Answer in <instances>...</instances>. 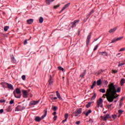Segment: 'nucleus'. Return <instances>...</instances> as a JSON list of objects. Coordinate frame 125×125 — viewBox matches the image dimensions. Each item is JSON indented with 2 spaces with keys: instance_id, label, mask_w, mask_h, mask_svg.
I'll return each instance as SVG.
<instances>
[{
  "instance_id": "1",
  "label": "nucleus",
  "mask_w": 125,
  "mask_h": 125,
  "mask_svg": "<svg viewBox=\"0 0 125 125\" xmlns=\"http://www.w3.org/2000/svg\"><path fill=\"white\" fill-rule=\"evenodd\" d=\"M108 89H106L105 94L106 99L108 102H113L114 99L119 97V95L117 94V92H121V87H119L116 90L114 83H111L108 84Z\"/></svg>"
},
{
  "instance_id": "2",
  "label": "nucleus",
  "mask_w": 125,
  "mask_h": 125,
  "mask_svg": "<svg viewBox=\"0 0 125 125\" xmlns=\"http://www.w3.org/2000/svg\"><path fill=\"white\" fill-rule=\"evenodd\" d=\"M13 94L16 98H21V90L19 88H17L13 92Z\"/></svg>"
},
{
  "instance_id": "3",
  "label": "nucleus",
  "mask_w": 125,
  "mask_h": 125,
  "mask_svg": "<svg viewBox=\"0 0 125 125\" xmlns=\"http://www.w3.org/2000/svg\"><path fill=\"white\" fill-rule=\"evenodd\" d=\"M44 111H45L44 114L43 115H42L41 117H40L39 116H37L35 117V121L36 122L40 123V122H41V121H42V120L43 119H44V118H45V117H46V115L47 114V111H46V110H44Z\"/></svg>"
},
{
  "instance_id": "4",
  "label": "nucleus",
  "mask_w": 125,
  "mask_h": 125,
  "mask_svg": "<svg viewBox=\"0 0 125 125\" xmlns=\"http://www.w3.org/2000/svg\"><path fill=\"white\" fill-rule=\"evenodd\" d=\"M103 103V100L102 98H100L97 102V108H99L100 107V105H102Z\"/></svg>"
},
{
  "instance_id": "5",
  "label": "nucleus",
  "mask_w": 125,
  "mask_h": 125,
  "mask_svg": "<svg viewBox=\"0 0 125 125\" xmlns=\"http://www.w3.org/2000/svg\"><path fill=\"white\" fill-rule=\"evenodd\" d=\"M79 22H80V20H75L74 22H72L71 24L72 28H75L77 24H79Z\"/></svg>"
},
{
  "instance_id": "6",
  "label": "nucleus",
  "mask_w": 125,
  "mask_h": 125,
  "mask_svg": "<svg viewBox=\"0 0 125 125\" xmlns=\"http://www.w3.org/2000/svg\"><path fill=\"white\" fill-rule=\"evenodd\" d=\"M21 91L22 93L23 97L24 98H27L28 95V91H27L26 90H22Z\"/></svg>"
},
{
  "instance_id": "7",
  "label": "nucleus",
  "mask_w": 125,
  "mask_h": 125,
  "mask_svg": "<svg viewBox=\"0 0 125 125\" xmlns=\"http://www.w3.org/2000/svg\"><path fill=\"white\" fill-rule=\"evenodd\" d=\"M91 35H92V33L90 32L87 37V39H86V45L87 46H88L89 44V42H90V37H91Z\"/></svg>"
},
{
  "instance_id": "8",
  "label": "nucleus",
  "mask_w": 125,
  "mask_h": 125,
  "mask_svg": "<svg viewBox=\"0 0 125 125\" xmlns=\"http://www.w3.org/2000/svg\"><path fill=\"white\" fill-rule=\"evenodd\" d=\"M24 109H25L24 106L18 105V107L16 108L15 111H22Z\"/></svg>"
},
{
  "instance_id": "9",
  "label": "nucleus",
  "mask_w": 125,
  "mask_h": 125,
  "mask_svg": "<svg viewBox=\"0 0 125 125\" xmlns=\"http://www.w3.org/2000/svg\"><path fill=\"white\" fill-rule=\"evenodd\" d=\"M70 3H68L65 5L64 7H62L61 11L60 12V13H61V12H62V11H64L66 8H67L68 7L70 6Z\"/></svg>"
},
{
  "instance_id": "10",
  "label": "nucleus",
  "mask_w": 125,
  "mask_h": 125,
  "mask_svg": "<svg viewBox=\"0 0 125 125\" xmlns=\"http://www.w3.org/2000/svg\"><path fill=\"white\" fill-rule=\"evenodd\" d=\"M39 102H40V100H39L38 101H33L30 102L29 105H30V106H32L33 105H37V104H38V103H39Z\"/></svg>"
},
{
  "instance_id": "11",
  "label": "nucleus",
  "mask_w": 125,
  "mask_h": 125,
  "mask_svg": "<svg viewBox=\"0 0 125 125\" xmlns=\"http://www.w3.org/2000/svg\"><path fill=\"white\" fill-rule=\"evenodd\" d=\"M6 85L7 86V88H8L9 89H11L12 90H13L14 89V88H13V85L11 84H9V83H6Z\"/></svg>"
},
{
  "instance_id": "12",
  "label": "nucleus",
  "mask_w": 125,
  "mask_h": 125,
  "mask_svg": "<svg viewBox=\"0 0 125 125\" xmlns=\"http://www.w3.org/2000/svg\"><path fill=\"white\" fill-rule=\"evenodd\" d=\"M52 84H53V80L52 79V77H51V75H50L48 85H52Z\"/></svg>"
},
{
  "instance_id": "13",
  "label": "nucleus",
  "mask_w": 125,
  "mask_h": 125,
  "mask_svg": "<svg viewBox=\"0 0 125 125\" xmlns=\"http://www.w3.org/2000/svg\"><path fill=\"white\" fill-rule=\"evenodd\" d=\"M27 23L29 24V25H31V24H33V22H34V19H30L27 20Z\"/></svg>"
},
{
  "instance_id": "14",
  "label": "nucleus",
  "mask_w": 125,
  "mask_h": 125,
  "mask_svg": "<svg viewBox=\"0 0 125 125\" xmlns=\"http://www.w3.org/2000/svg\"><path fill=\"white\" fill-rule=\"evenodd\" d=\"M118 29V27H115L113 28V29H110L109 31V33H114V32H116V30Z\"/></svg>"
},
{
  "instance_id": "15",
  "label": "nucleus",
  "mask_w": 125,
  "mask_h": 125,
  "mask_svg": "<svg viewBox=\"0 0 125 125\" xmlns=\"http://www.w3.org/2000/svg\"><path fill=\"white\" fill-rule=\"evenodd\" d=\"M55 0H45V2L46 4H48V5H49V4L51 3V2H53V1H54Z\"/></svg>"
},
{
  "instance_id": "16",
  "label": "nucleus",
  "mask_w": 125,
  "mask_h": 125,
  "mask_svg": "<svg viewBox=\"0 0 125 125\" xmlns=\"http://www.w3.org/2000/svg\"><path fill=\"white\" fill-rule=\"evenodd\" d=\"M83 111V109L82 108H79V109H77L76 111V112L79 114V115H81V114H82V111Z\"/></svg>"
},
{
  "instance_id": "17",
  "label": "nucleus",
  "mask_w": 125,
  "mask_h": 125,
  "mask_svg": "<svg viewBox=\"0 0 125 125\" xmlns=\"http://www.w3.org/2000/svg\"><path fill=\"white\" fill-rule=\"evenodd\" d=\"M108 119H110V114H106L104 118V121H107Z\"/></svg>"
},
{
  "instance_id": "18",
  "label": "nucleus",
  "mask_w": 125,
  "mask_h": 125,
  "mask_svg": "<svg viewBox=\"0 0 125 125\" xmlns=\"http://www.w3.org/2000/svg\"><path fill=\"white\" fill-rule=\"evenodd\" d=\"M56 94L58 98L61 100L62 99V98L61 97V96L60 95V94L59 93V92H58V91H56Z\"/></svg>"
},
{
  "instance_id": "19",
  "label": "nucleus",
  "mask_w": 125,
  "mask_h": 125,
  "mask_svg": "<svg viewBox=\"0 0 125 125\" xmlns=\"http://www.w3.org/2000/svg\"><path fill=\"white\" fill-rule=\"evenodd\" d=\"M100 55H102L103 56H107V53L106 52H100Z\"/></svg>"
},
{
  "instance_id": "20",
  "label": "nucleus",
  "mask_w": 125,
  "mask_h": 125,
  "mask_svg": "<svg viewBox=\"0 0 125 125\" xmlns=\"http://www.w3.org/2000/svg\"><path fill=\"white\" fill-rule=\"evenodd\" d=\"M6 83H6L5 82H2L0 83V84H1L2 86L3 87V88H6Z\"/></svg>"
},
{
  "instance_id": "21",
  "label": "nucleus",
  "mask_w": 125,
  "mask_h": 125,
  "mask_svg": "<svg viewBox=\"0 0 125 125\" xmlns=\"http://www.w3.org/2000/svg\"><path fill=\"white\" fill-rule=\"evenodd\" d=\"M72 115L75 117H80V114H78L76 111L73 112Z\"/></svg>"
},
{
  "instance_id": "22",
  "label": "nucleus",
  "mask_w": 125,
  "mask_h": 125,
  "mask_svg": "<svg viewBox=\"0 0 125 125\" xmlns=\"http://www.w3.org/2000/svg\"><path fill=\"white\" fill-rule=\"evenodd\" d=\"M52 109L54 110V111H56L58 109V107L57 106H55L54 105H52Z\"/></svg>"
},
{
  "instance_id": "23",
  "label": "nucleus",
  "mask_w": 125,
  "mask_h": 125,
  "mask_svg": "<svg viewBox=\"0 0 125 125\" xmlns=\"http://www.w3.org/2000/svg\"><path fill=\"white\" fill-rule=\"evenodd\" d=\"M101 83H102V82H101V79H100L97 81V84L98 86H99V85H101Z\"/></svg>"
},
{
  "instance_id": "24",
  "label": "nucleus",
  "mask_w": 125,
  "mask_h": 125,
  "mask_svg": "<svg viewBox=\"0 0 125 125\" xmlns=\"http://www.w3.org/2000/svg\"><path fill=\"white\" fill-rule=\"evenodd\" d=\"M85 74H86V72H85V71L82 73L81 75H80V78H81V79H83V78H84V76H85Z\"/></svg>"
},
{
  "instance_id": "25",
  "label": "nucleus",
  "mask_w": 125,
  "mask_h": 125,
  "mask_svg": "<svg viewBox=\"0 0 125 125\" xmlns=\"http://www.w3.org/2000/svg\"><path fill=\"white\" fill-rule=\"evenodd\" d=\"M125 83V79L124 78H123L121 81H120V83H121V85L122 86L124 85V83Z\"/></svg>"
},
{
  "instance_id": "26",
  "label": "nucleus",
  "mask_w": 125,
  "mask_h": 125,
  "mask_svg": "<svg viewBox=\"0 0 125 125\" xmlns=\"http://www.w3.org/2000/svg\"><path fill=\"white\" fill-rule=\"evenodd\" d=\"M11 58L12 62H13V63H16V60H15L13 56H12L11 57Z\"/></svg>"
},
{
  "instance_id": "27",
  "label": "nucleus",
  "mask_w": 125,
  "mask_h": 125,
  "mask_svg": "<svg viewBox=\"0 0 125 125\" xmlns=\"http://www.w3.org/2000/svg\"><path fill=\"white\" fill-rule=\"evenodd\" d=\"M91 103H92V102H89L86 105V108H89V107H90V105H91Z\"/></svg>"
},
{
  "instance_id": "28",
  "label": "nucleus",
  "mask_w": 125,
  "mask_h": 125,
  "mask_svg": "<svg viewBox=\"0 0 125 125\" xmlns=\"http://www.w3.org/2000/svg\"><path fill=\"white\" fill-rule=\"evenodd\" d=\"M39 22L41 24L43 22V18L41 17L39 19Z\"/></svg>"
},
{
  "instance_id": "29",
  "label": "nucleus",
  "mask_w": 125,
  "mask_h": 125,
  "mask_svg": "<svg viewBox=\"0 0 125 125\" xmlns=\"http://www.w3.org/2000/svg\"><path fill=\"white\" fill-rule=\"evenodd\" d=\"M100 92H102V93H105V92H106V90L104 88H102L100 89Z\"/></svg>"
},
{
  "instance_id": "30",
  "label": "nucleus",
  "mask_w": 125,
  "mask_h": 125,
  "mask_svg": "<svg viewBox=\"0 0 125 125\" xmlns=\"http://www.w3.org/2000/svg\"><path fill=\"white\" fill-rule=\"evenodd\" d=\"M94 12V10H92L88 14V15L87 16V18H89V17H90V15H91V14H92Z\"/></svg>"
},
{
  "instance_id": "31",
  "label": "nucleus",
  "mask_w": 125,
  "mask_h": 125,
  "mask_svg": "<svg viewBox=\"0 0 125 125\" xmlns=\"http://www.w3.org/2000/svg\"><path fill=\"white\" fill-rule=\"evenodd\" d=\"M90 113H91V110H89L88 111H87L85 113L86 117H87V116H88V115H89Z\"/></svg>"
},
{
  "instance_id": "32",
  "label": "nucleus",
  "mask_w": 125,
  "mask_h": 125,
  "mask_svg": "<svg viewBox=\"0 0 125 125\" xmlns=\"http://www.w3.org/2000/svg\"><path fill=\"white\" fill-rule=\"evenodd\" d=\"M96 98V93H94V95L91 98V100H94Z\"/></svg>"
},
{
  "instance_id": "33",
  "label": "nucleus",
  "mask_w": 125,
  "mask_h": 125,
  "mask_svg": "<svg viewBox=\"0 0 125 125\" xmlns=\"http://www.w3.org/2000/svg\"><path fill=\"white\" fill-rule=\"evenodd\" d=\"M96 84V81H95L93 82V83L91 87V89H93V87H94V86H95Z\"/></svg>"
},
{
  "instance_id": "34",
  "label": "nucleus",
  "mask_w": 125,
  "mask_h": 125,
  "mask_svg": "<svg viewBox=\"0 0 125 125\" xmlns=\"http://www.w3.org/2000/svg\"><path fill=\"white\" fill-rule=\"evenodd\" d=\"M7 112H10L11 111V105H9L6 109Z\"/></svg>"
},
{
  "instance_id": "35",
  "label": "nucleus",
  "mask_w": 125,
  "mask_h": 125,
  "mask_svg": "<svg viewBox=\"0 0 125 125\" xmlns=\"http://www.w3.org/2000/svg\"><path fill=\"white\" fill-rule=\"evenodd\" d=\"M8 29H9V27L6 26L4 27V31H5V32H7Z\"/></svg>"
},
{
  "instance_id": "36",
  "label": "nucleus",
  "mask_w": 125,
  "mask_h": 125,
  "mask_svg": "<svg viewBox=\"0 0 125 125\" xmlns=\"http://www.w3.org/2000/svg\"><path fill=\"white\" fill-rule=\"evenodd\" d=\"M123 39H124V37H121L118 38L116 39V42H118L119 41H121V40H123Z\"/></svg>"
},
{
  "instance_id": "37",
  "label": "nucleus",
  "mask_w": 125,
  "mask_h": 125,
  "mask_svg": "<svg viewBox=\"0 0 125 125\" xmlns=\"http://www.w3.org/2000/svg\"><path fill=\"white\" fill-rule=\"evenodd\" d=\"M58 70H59L60 71H64V68H63V67H61V66H59L58 67Z\"/></svg>"
},
{
  "instance_id": "38",
  "label": "nucleus",
  "mask_w": 125,
  "mask_h": 125,
  "mask_svg": "<svg viewBox=\"0 0 125 125\" xmlns=\"http://www.w3.org/2000/svg\"><path fill=\"white\" fill-rule=\"evenodd\" d=\"M118 113L120 115H122V114H123V113H124V110H122L121 109H119L118 110Z\"/></svg>"
},
{
  "instance_id": "39",
  "label": "nucleus",
  "mask_w": 125,
  "mask_h": 125,
  "mask_svg": "<svg viewBox=\"0 0 125 125\" xmlns=\"http://www.w3.org/2000/svg\"><path fill=\"white\" fill-rule=\"evenodd\" d=\"M59 6H60V4H58L57 5L54 6V8H55V9H56L57 8H58Z\"/></svg>"
},
{
  "instance_id": "40",
  "label": "nucleus",
  "mask_w": 125,
  "mask_h": 125,
  "mask_svg": "<svg viewBox=\"0 0 125 125\" xmlns=\"http://www.w3.org/2000/svg\"><path fill=\"white\" fill-rule=\"evenodd\" d=\"M99 45V44H98L97 45H96L94 47V50H93L94 51H95L96 50V49H97V48H98Z\"/></svg>"
},
{
  "instance_id": "41",
  "label": "nucleus",
  "mask_w": 125,
  "mask_h": 125,
  "mask_svg": "<svg viewBox=\"0 0 125 125\" xmlns=\"http://www.w3.org/2000/svg\"><path fill=\"white\" fill-rule=\"evenodd\" d=\"M112 106H113V104H110L109 105H107V107L108 110H110V109H111V107H112Z\"/></svg>"
},
{
  "instance_id": "42",
  "label": "nucleus",
  "mask_w": 125,
  "mask_h": 125,
  "mask_svg": "<svg viewBox=\"0 0 125 125\" xmlns=\"http://www.w3.org/2000/svg\"><path fill=\"white\" fill-rule=\"evenodd\" d=\"M117 42V40H116V38H114L113 40H112L110 43H113L114 42Z\"/></svg>"
},
{
  "instance_id": "43",
  "label": "nucleus",
  "mask_w": 125,
  "mask_h": 125,
  "mask_svg": "<svg viewBox=\"0 0 125 125\" xmlns=\"http://www.w3.org/2000/svg\"><path fill=\"white\" fill-rule=\"evenodd\" d=\"M68 117H69V114H68V113L65 114V115H64L65 119L67 120Z\"/></svg>"
},
{
  "instance_id": "44",
  "label": "nucleus",
  "mask_w": 125,
  "mask_h": 125,
  "mask_svg": "<svg viewBox=\"0 0 125 125\" xmlns=\"http://www.w3.org/2000/svg\"><path fill=\"white\" fill-rule=\"evenodd\" d=\"M116 73H118V70H115L113 69L112 70V74H116Z\"/></svg>"
},
{
  "instance_id": "45",
  "label": "nucleus",
  "mask_w": 125,
  "mask_h": 125,
  "mask_svg": "<svg viewBox=\"0 0 125 125\" xmlns=\"http://www.w3.org/2000/svg\"><path fill=\"white\" fill-rule=\"evenodd\" d=\"M21 78H22V79L23 81H25V80H26V76H25V75H22V77H21Z\"/></svg>"
},
{
  "instance_id": "46",
  "label": "nucleus",
  "mask_w": 125,
  "mask_h": 125,
  "mask_svg": "<svg viewBox=\"0 0 125 125\" xmlns=\"http://www.w3.org/2000/svg\"><path fill=\"white\" fill-rule=\"evenodd\" d=\"M125 63H119L118 65V67H122V66L125 65Z\"/></svg>"
},
{
  "instance_id": "47",
  "label": "nucleus",
  "mask_w": 125,
  "mask_h": 125,
  "mask_svg": "<svg viewBox=\"0 0 125 125\" xmlns=\"http://www.w3.org/2000/svg\"><path fill=\"white\" fill-rule=\"evenodd\" d=\"M13 103H14V100H12L9 102V104H13Z\"/></svg>"
},
{
  "instance_id": "48",
  "label": "nucleus",
  "mask_w": 125,
  "mask_h": 125,
  "mask_svg": "<svg viewBox=\"0 0 125 125\" xmlns=\"http://www.w3.org/2000/svg\"><path fill=\"white\" fill-rule=\"evenodd\" d=\"M103 83H105V85H107V84H108V81H104L103 82Z\"/></svg>"
},
{
  "instance_id": "49",
  "label": "nucleus",
  "mask_w": 125,
  "mask_h": 125,
  "mask_svg": "<svg viewBox=\"0 0 125 125\" xmlns=\"http://www.w3.org/2000/svg\"><path fill=\"white\" fill-rule=\"evenodd\" d=\"M51 99L52 100H57V97H54V98H51Z\"/></svg>"
},
{
  "instance_id": "50",
  "label": "nucleus",
  "mask_w": 125,
  "mask_h": 125,
  "mask_svg": "<svg viewBox=\"0 0 125 125\" xmlns=\"http://www.w3.org/2000/svg\"><path fill=\"white\" fill-rule=\"evenodd\" d=\"M4 103L5 102V100H0V103Z\"/></svg>"
},
{
  "instance_id": "51",
  "label": "nucleus",
  "mask_w": 125,
  "mask_h": 125,
  "mask_svg": "<svg viewBox=\"0 0 125 125\" xmlns=\"http://www.w3.org/2000/svg\"><path fill=\"white\" fill-rule=\"evenodd\" d=\"M125 48H122L120 49L119 51L120 52H121V51H125Z\"/></svg>"
},
{
  "instance_id": "52",
  "label": "nucleus",
  "mask_w": 125,
  "mask_h": 125,
  "mask_svg": "<svg viewBox=\"0 0 125 125\" xmlns=\"http://www.w3.org/2000/svg\"><path fill=\"white\" fill-rule=\"evenodd\" d=\"M101 73H103V70H101L99 71L98 75H100V74H101Z\"/></svg>"
},
{
  "instance_id": "53",
  "label": "nucleus",
  "mask_w": 125,
  "mask_h": 125,
  "mask_svg": "<svg viewBox=\"0 0 125 125\" xmlns=\"http://www.w3.org/2000/svg\"><path fill=\"white\" fill-rule=\"evenodd\" d=\"M122 105H123V102H120L119 106H120V108H121V107H122Z\"/></svg>"
},
{
  "instance_id": "54",
  "label": "nucleus",
  "mask_w": 125,
  "mask_h": 125,
  "mask_svg": "<svg viewBox=\"0 0 125 125\" xmlns=\"http://www.w3.org/2000/svg\"><path fill=\"white\" fill-rule=\"evenodd\" d=\"M56 119H57V116H55L53 118L54 121H56Z\"/></svg>"
},
{
  "instance_id": "55",
  "label": "nucleus",
  "mask_w": 125,
  "mask_h": 125,
  "mask_svg": "<svg viewBox=\"0 0 125 125\" xmlns=\"http://www.w3.org/2000/svg\"><path fill=\"white\" fill-rule=\"evenodd\" d=\"M27 40H25L24 42V45H25V44H27Z\"/></svg>"
},
{
  "instance_id": "56",
  "label": "nucleus",
  "mask_w": 125,
  "mask_h": 125,
  "mask_svg": "<svg viewBox=\"0 0 125 125\" xmlns=\"http://www.w3.org/2000/svg\"><path fill=\"white\" fill-rule=\"evenodd\" d=\"M76 124V125H80V124H81V121H77Z\"/></svg>"
},
{
  "instance_id": "57",
  "label": "nucleus",
  "mask_w": 125,
  "mask_h": 125,
  "mask_svg": "<svg viewBox=\"0 0 125 125\" xmlns=\"http://www.w3.org/2000/svg\"><path fill=\"white\" fill-rule=\"evenodd\" d=\"M2 113H3V109L0 110V114H2Z\"/></svg>"
},
{
  "instance_id": "58",
  "label": "nucleus",
  "mask_w": 125,
  "mask_h": 125,
  "mask_svg": "<svg viewBox=\"0 0 125 125\" xmlns=\"http://www.w3.org/2000/svg\"><path fill=\"white\" fill-rule=\"evenodd\" d=\"M124 100V97H122L120 101V102H123V101Z\"/></svg>"
},
{
  "instance_id": "59",
  "label": "nucleus",
  "mask_w": 125,
  "mask_h": 125,
  "mask_svg": "<svg viewBox=\"0 0 125 125\" xmlns=\"http://www.w3.org/2000/svg\"><path fill=\"white\" fill-rule=\"evenodd\" d=\"M89 122H91V123H93V121L91 119H89Z\"/></svg>"
},
{
  "instance_id": "60",
  "label": "nucleus",
  "mask_w": 125,
  "mask_h": 125,
  "mask_svg": "<svg viewBox=\"0 0 125 125\" xmlns=\"http://www.w3.org/2000/svg\"><path fill=\"white\" fill-rule=\"evenodd\" d=\"M53 115V116H55V115H56V111H54Z\"/></svg>"
},
{
  "instance_id": "61",
  "label": "nucleus",
  "mask_w": 125,
  "mask_h": 125,
  "mask_svg": "<svg viewBox=\"0 0 125 125\" xmlns=\"http://www.w3.org/2000/svg\"><path fill=\"white\" fill-rule=\"evenodd\" d=\"M67 121V119H65V120H63L62 121V123H65V122H66Z\"/></svg>"
},
{
  "instance_id": "62",
  "label": "nucleus",
  "mask_w": 125,
  "mask_h": 125,
  "mask_svg": "<svg viewBox=\"0 0 125 125\" xmlns=\"http://www.w3.org/2000/svg\"><path fill=\"white\" fill-rule=\"evenodd\" d=\"M112 118H113V119H116V116L112 115Z\"/></svg>"
},
{
  "instance_id": "63",
  "label": "nucleus",
  "mask_w": 125,
  "mask_h": 125,
  "mask_svg": "<svg viewBox=\"0 0 125 125\" xmlns=\"http://www.w3.org/2000/svg\"><path fill=\"white\" fill-rule=\"evenodd\" d=\"M100 107L103 108V104H102L100 105Z\"/></svg>"
},
{
  "instance_id": "64",
  "label": "nucleus",
  "mask_w": 125,
  "mask_h": 125,
  "mask_svg": "<svg viewBox=\"0 0 125 125\" xmlns=\"http://www.w3.org/2000/svg\"><path fill=\"white\" fill-rule=\"evenodd\" d=\"M105 96H106V97H107V96H106V93H105V95H103V97H104V98H105Z\"/></svg>"
}]
</instances>
